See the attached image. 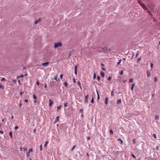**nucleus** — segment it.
Returning <instances> with one entry per match:
<instances>
[{"instance_id": "8", "label": "nucleus", "mask_w": 160, "mask_h": 160, "mask_svg": "<svg viewBox=\"0 0 160 160\" xmlns=\"http://www.w3.org/2000/svg\"><path fill=\"white\" fill-rule=\"evenodd\" d=\"M49 106L50 107L52 104L53 102L51 99H49Z\"/></svg>"}, {"instance_id": "27", "label": "nucleus", "mask_w": 160, "mask_h": 160, "mask_svg": "<svg viewBox=\"0 0 160 160\" xmlns=\"http://www.w3.org/2000/svg\"><path fill=\"white\" fill-rule=\"evenodd\" d=\"M48 143V141H46L44 144V147H45Z\"/></svg>"}, {"instance_id": "19", "label": "nucleus", "mask_w": 160, "mask_h": 160, "mask_svg": "<svg viewBox=\"0 0 160 160\" xmlns=\"http://www.w3.org/2000/svg\"><path fill=\"white\" fill-rule=\"evenodd\" d=\"M138 2L141 5H142L141 3H143L142 2V1L140 0H138Z\"/></svg>"}, {"instance_id": "20", "label": "nucleus", "mask_w": 160, "mask_h": 160, "mask_svg": "<svg viewBox=\"0 0 160 160\" xmlns=\"http://www.w3.org/2000/svg\"><path fill=\"white\" fill-rule=\"evenodd\" d=\"M97 93L98 95V99L99 100V98H100V96H99V93L98 92V91H97Z\"/></svg>"}, {"instance_id": "21", "label": "nucleus", "mask_w": 160, "mask_h": 160, "mask_svg": "<svg viewBox=\"0 0 160 160\" xmlns=\"http://www.w3.org/2000/svg\"><path fill=\"white\" fill-rule=\"evenodd\" d=\"M64 85L66 87H67L68 86V84L67 82H64Z\"/></svg>"}, {"instance_id": "28", "label": "nucleus", "mask_w": 160, "mask_h": 160, "mask_svg": "<svg viewBox=\"0 0 160 160\" xmlns=\"http://www.w3.org/2000/svg\"><path fill=\"white\" fill-rule=\"evenodd\" d=\"M133 79H130L129 80V82H133Z\"/></svg>"}, {"instance_id": "3", "label": "nucleus", "mask_w": 160, "mask_h": 160, "mask_svg": "<svg viewBox=\"0 0 160 160\" xmlns=\"http://www.w3.org/2000/svg\"><path fill=\"white\" fill-rule=\"evenodd\" d=\"M49 63V62H47L44 63H43L42 65L43 66L47 67L48 66Z\"/></svg>"}, {"instance_id": "45", "label": "nucleus", "mask_w": 160, "mask_h": 160, "mask_svg": "<svg viewBox=\"0 0 160 160\" xmlns=\"http://www.w3.org/2000/svg\"><path fill=\"white\" fill-rule=\"evenodd\" d=\"M62 77H63V74H61L60 75V78L61 79H62Z\"/></svg>"}, {"instance_id": "2", "label": "nucleus", "mask_w": 160, "mask_h": 160, "mask_svg": "<svg viewBox=\"0 0 160 160\" xmlns=\"http://www.w3.org/2000/svg\"><path fill=\"white\" fill-rule=\"evenodd\" d=\"M142 5H141V6L142 7V8H143V9L145 10H148V9L147 8V7H146L145 5L143 3H141Z\"/></svg>"}, {"instance_id": "50", "label": "nucleus", "mask_w": 160, "mask_h": 160, "mask_svg": "<svg viewBox=\"0 0 160 160\" xmlns=\"http://www.w3.org/2000/svg\"><path fill=\"white\" fill-rule=\"evenodd\" d=\"M132 157L134 158H136V156H135V155H134L133 154H132Z\"/></svg>"}, {"instance_id": "46", "label": "nucleus", "mask_w": 160, "mask_h": 160, "mask_svg": "<svg viewBox=\"0 0 160 160\" xmlns=\"http://www.w3.org/2000/svg\"><path fill=\"white\" fill-rule=\"evenodd\" d=\"M141 60V57L140 58H138V62Z\"/></svg>"}, {"instance_id": "56", "label": "nucleus", "mask_w": 160, "mask_h": 160, "mask_svg": "<svg viewBox=\"0 0 160 160\" xmlns=\"http://www.w3.org/2000/svg\"><path fill=\"white\" fill-rule=\"evenodd\" d=\"M121 60H120V61L118 63V65H119L120 64V63L121 62Z\"/></svg>"}, {"instance_id": "64", "label": "nucleus", "mask_w": 160, "mask_h": 160, "mask_svg": "<svg viewBox=\"0 0 160 160\" xmlns=\"http://www.w3.org/2000/svg\"><path fill=\"white\" fill-rule=\"evenodd\" d=\"M47 87V85L46 84H45L44 88H46Z\"/></svg>"}, {"instance_id": "49", "label": "nucleus", "mask_w": 160, "mask_h": 160, "mask_svg": "<svg viewBox=\"0 0 160 160\" xmlns=\"http://www.w3.org/2000/svg\"><path fill=\"white\" fill-rule=\"evenodd\" d=\"M111 78L112 77H109L108 79V80H111Z\"/></svg>"}, {"instance_id": "54", "label": "nucleus", "mask_w": 160, "mask_h": 160, "mask_svg": "<svg viewBox=\"0 0 160 160\" xmlns=\"http://www.w3.org/2000/svg\"><path fill=\"white\" fill-rule=\"evenodd\" d=\"M0 132L2 134H3V133H4L2 131H1V130H0Z\"/></svg>"}, {"instance_id": "30", "label": "nucleus", "mask_w": 160, "mask_h": 160, "mask_svg": "<svg viewBox=\"0 0 160 160\" xmlns=\"http://www.w3.org/2000/svg\"><path fill=\"white\" fill-rule=\"evenodd\" d=\"M97 79L98 80V81H99L100 79V76H98L97 77Z\"/></svg>"}, {"instance_id": "43", "label": "nucleus", "mask_w": 160, "mask_h": 160, "mask_svg": "<svg viewBox=\"0 0 160 160\" xmlns=\"http://www.w3.org/2000/svg\"><path fill=\"white\" fill-rule=\"evenodd\" d=\"M93 102H94V100H93V98H92L91 100V103H93Z\"/></svg>"}, {"instance_id": "63", "label": "nucleus", "mask_w": 160, "mask_h": 160, "mask_svg": "<svg viewBox=\"0 0 160 160\" xmlns=\"http://www.w3.org/2000/svg\"><path fill=\"white\" fill-rule=\"evenodd\" d=\"M36 129H33V132H35L36 131Z\"/></svg>"}, {"instance_id": "33", "label": "nucleus", "mask_w": 160, "mask_h": 160, "mask_svg": "<svg viewBox=\"0 0 160 160\" xmlns=\"http://www.w3.org/2000/svg\"><path fill=\"white\" fill-rule=\"evenodd\" d=\"M133 144H135L136 143V139H133Z\"/></svg>"}, {"instance_id": "61", "label": "nucleus", "mask_w": 160, "mask_h": 160, "mask_svg": "<svg viewBox=\"0 0 160 160\" xmlns=\"http://www.w3.org/2000/svg\"><path fill=\"white\" fill-rule=\"evenodd\" d=\"M138 53H137L136 54V58L137 57H138Z\"/></svg>"}, {"instance_id": "59", "label": "nucleus", "mask_w": 160, "mask_h": 160, "mask_svg": "<svg viewBox=\"0 0 160 160\" xmlns=\"http://www.w3.org/2000/svg\"><path fill=\"white\" fill-rule=\"evenodd\" d=\"M23 93V92H21L20 93V94L21 95Z\"/></svg>"}, {"instance_id": "60", "label": "nucleus", "mask_w": 160, "mask_h": 160, "mask_svg": "<svg viewBox=\"0 0 160 160\" xmlns=\"http://www.w3.org/2000/svg\"><path fill=\"white\" fill-rule=\"evenodd\" d=\"M20 149L21 151H22V148H20Z\"/></svg>"}, {"instance_id": "41", "label": "nucleus", "mask_w": 160, "mask_h": 160, "mask_svg": "<svg viewBox=\"0 0 160 160\" xmlns=\"http://www.w3.org/2000/svg\"><path fill=\"white\" fill-rule=\"evenodd\" d=\"M87 140H90V137H87Z\"/></svg>"}, {"instance_id": "38", "label": "nucleus", "mask_w": 160, "mask_h": 160, "mask_svg": "<svg viewBox=\"0 0 160 160\" xmlns=\"http://www.w3.org/2000/svg\"><path fill=\"white\" fill-rule=\"evenodd\" d=\"M24 151L25 152L27 151V149L26 148H23Z\"/></svg>"}, {"instance_id": "37", "label": "nucleus", "mask_w": 160, "mask_h": 160, "mask_svg": "<svg viewBox=\"0 0 160 160\" xmlns=\"http://www.w3.org/2000/svg\"><path fill=\"white\" fill-rule=\"evenodd\" d=\"M123 71H121L120 72V74L121 75H122L123 74Z\"/></svg>"}, {"instance_id": "29", "label": "nucleus", "mask_w": 160, "mask_h": 160, "mask_svg": "<svg viewBox=\"0 0 160 160\" xmlns=\"http://www.w3.org/2000/svg\"><path fill=\"white\" fill-rule=\"evenodd\" d=\"M83 111V109H79V112H81L82 113Z\"/></svg>"}, {"instance_id": "47", "label": "nucleus", "mask_w": 160, "mask_h": 160, "mask_svg": "<svg viewBox=\"0 0 160 160\" xmlns=\"http://www.w3.org/2000/svg\"><path fill=\"white\" fill-rule=\"evenodd\" d=\"M153 135L154 136V138H155V139L156 138V134H153Z\"/></svg>"}, {"instance_id": "26", "label": "nucleus", "mask_w": 160, "mask_h": 160, "mask_svg": "<svg viewBox=\"0 0 160 160\" xmlns=\"http://www.w3.org/2000/svg\"><path fill=\"white\" fill-rule=\"evenodd\" d=\"M33 98L34 99H37V97L34 94L33 95Z\"/></svg>"}, {"instance_id": "31", "label": "nucleus", "mask_w": 160, "mask_h": 160, "mask_svg": "<svg viewBox=\"0 0 160 160\" xmlns=\"http://www.w3.org/2000/svg\"><path fill=\"white\" fill-rule=\"evenodd\" d=\"M154 80L155 82H157L158 81V78L157 77H155Z\"/></svg>"}, {"instance_id": "14", "label": "nucleus", "mask_w": 160, "mask_h": 160, "mask_svg": "<svg viewBox=\"0 0 160 160\" xmlns=\"http://www.w3.org/2000/svg\"><path fill=\"white\" fill-rule=\"evenodd\" d=\"M117 141H120L121 144H122L123 143V141L120 138L118 139Z\"/></svg>"}, {"instance_id": "13", "label": "nucleus", "mask_w": 160, "mask_h": 160, "mask_svg": "<svg viewBox=\"0 0 160 160\" xmlns=\"http://www.w3.org/2000/svg\"><path fill=\"white\" fill-rule=\"evenodd\" d=\"M135 84V83H133L132 85V87L131 88L132 91H133V90Z\"/></svg>"}, {"instance_id": "24", "label": "nucleus", "mask_w": 160, "mask_h": 160, "mask_svg": "<svg viewBox=\"0 0 160 160\" xmlns=\"http://www.w3.org/2000/svg\"><path fill=\"white\" fill-rule=\"evenodd\" d=\"M29 152H26V155H27V157H28L29 156Z\"/></svg>"}, {"instance_id": "11", "label": "nucleus", "mask_w": 160, "mask_h": 160, "mask_svg": "<svg viewBox=\"0 0 160 160\" xmlns=\"http://www.w3.org/2000/svg\"><path fill=\"white\" fill-rule=\"evenodd\" d=\"M9 135L10 137V138H12V132H9Z\"/></svg>"}, {"instance_id": "23", "label": "nucleus", "mask_w": 160, "mask_h": 160, "mask_svg": "<svg viewBox=\"0 0 160 160\" xmlns=\"http://www.w3.org/2000/svg\"><path fill=\"white\" fill-rule=\"evenodd\" d=\"M159 116L157 115V116H156L155 117V119H159Z\"/></svg>"}, {"instance_id": "4", "label": "nucleus", "mask_w": 160, "mask_h": 160, "mask_svg": "<svg viewBox=\"0 0 160 160\" xmlns=\"http://www.w3.org/2000/svg\"><path fill=\"white\" fill-rule=\"evenodd\" d=\"M108 98L106 97L105 98V103L106 104H108Z\"/></svg>"}, {"instance_id": "35", "label": "nucleus", "mask_w": 160, "mask_h": 160, "mask_svg": "<svg viewBox=\"0 0 160 160\" xmlns=\"http://www.w3.org/2000/svg\"><path fill=\"white\" fill-rule=\"evenodd\" d=\"M76 147L75 145H74L73 146V147H72V151Z\"/></svg>"}, {"instance_id": "17", "label": "nucleus", "mask_w": 160, "mask_h": 160, "mask_svg": "<svg viewBox=\"0 0 160 160\" xmlns=\"http://www.w3.org/2000/svg\"><path fill=\"white\" fill-rule=\"evenodd\" d=\"M101 75L102 76V77H104V73L103 72H101Z\"/></svg>"}, {"instance_id": "7", "label": "nucleus", "mask_w": 160, "mask_h": 160, "mask_svg": "<svg viewBox=\"0 0 160 160\" xmlns=\"http://www.w3.org/2000/svg\"><path fill=\"white\" fill-rule=\"evenodd\" d=\"M88 95H87L85 97V102H88Z\"/></svg>"}, {"instance_id": "1", "label": "nucleus", "mask_w": 160, "mask_h": 160, "mask_svg": "<svg viewBox=\"0 0 160 160\" xmlns=\"http://www.w3.org/2000/svg\"><path fill=\"white\" fill-rule=\"evenodd\" d=\"M62 46V43L61 42H60L54 43V47L55 48L58 47H61Z\"/></svg>"}, {"instance_id": "40", "label": "nucleus", "mask_w": 160, "mask_h": 160, "mask_svg": "<svg viewBox=\"0 0 160 160\" xmlns=\"http://www.w3.org/2000/svg\"><path fill=\"white\" fill-rule=\"evenodd\" d=\"M19 77L23 78L24 77V75L23 74H22L20 76L18 77L17 78H18Z\"/></svg>"}, {"instance_id": "9", "label": "nucleus", "mask_w": 160, "mask_h": 160, "mask_svg": "<svg viewBox=\"0 0 160 160\" xmlns=\"http://www.w3.org/2000/svg\"><path fill=\"white\" fill-rule=\"evenodd\" d=\"M147 75L148 77H149L150 76L151 73L150 71H147Z\"/></svg>"}, {"instance_id": "6", "label": "nucleus", "mask_w": 160, "mask_h": 160, "mask_svg": "<svg viewBox=\"0 0 160 160\" xmlns=\"http://www.w3.org/2000/svg\"><path fill=\"white\" fill-rule=\"evenodd\" d=\"M59 117H57L55 119V121L54 122V123L57 122L59 120Z\"/></svg>"}, {"instance_id": "12", "label": "nucleus", "mask_w": 160, "mask_h": 160, "mask_svg": "<svg viewBox=\"0 0 160 160\" xmlns=\"http://www.w3.org/2000/svg\"><path fill=\"white\" fill-rule=\"evenodd\" d=\"M58 78V75H56L55 76V77L54 78V79L56 80V81L58 82V80L57 79Z\"/></svg>"}, {"instance_id": "39", "label": "nucleus", "mask_w": 160, "mask_h": 160, "mask_svg": "<svg viewBox=\"0 0 160 160\" xmlns=\"http://www.w3.org/2000/svg\"><path fill=\"white\" fill-rule=\"evenodd\" d=\"M40 150L41 151H42V145H40Z\"/></svg>"}, {"instance_id": "15", "label": "nucleus", "mask_w": 160, "mask_h": 160, "mask_svg": "<svg viewBox=\"0 0 160 160\" xmlns=\"http://www.w3.org/2000/svg\"><path fill=\"white\" fill-rule=\"evenodd\" d=\"M77 84L80 87V88H81V84H80V82L79 81H78L77 82Z\"/></svg>"}, {"instance_id": "25", "label": "nucleus", "mask_w": 160, "mask_h": 160, "mask_svg": "<svg viewBox=\"0 0 160 160\" xmlns=\"http://www.w3.org/2000/svg\"><path fill=\"white\" fill-rule=\"evenodd\" d=\"M110 133L111 134H112L113 133V131L112 130H110L109 131Z\"/></svg>"}, {"instance_id": "18", "label": "nucleus", "mask_w": 160, "mask_h": 160, "mask_svg": "<svg viewBox=\"0 0 160 160\" xmlns=\"http://www.w3.org/2000/svg\"><path fill=\"white\" fill-rule=\"evenodd\" d=\"M96 75L95 73H94L93 75V79H95L96 78Z\"/></svg>"}, {"instance_id": "53", "label": "nucleus", "mask_w": 160, "mask_h": 160, "mask_svg": "<svg viewBox=\"0 0 160 160\" xmlns=\"http://www.w3.org/2000/svg\"><path fill=\"white\" fill-rule=\"evenodd\" d=\"M111 96H112L114 95V94H113V91H112L111 92Z\"/></svg>"}, {"instance_id": "57", "label": "nucleus", "mask_w": 160, "mask_h": 160, "mask_svg": "<svg viewBox=\"0 0 160 160\" xmlns=\"http://www.w3.org/2000/svg\"><path fill=\"white\" fill-rule=\"evenodd\" d=\"M73 81L74 82L76 83V81H75V79L74 78L73 79Z\"/></svg>"}, {"instance_id": "10", "label": "nucleus", "mask_w": 160, "mask_h": 160, "mask_svg": "<svg viewBox=\"0 0 160 160\" xmlns=\"http://www.w3.org/2000/svg\"><path fill=\"white\" fill-rule=\"evenodd\" d=\"M117 104H120L121 103V99H118L117 100Z\"/></svg>"}, {"instance_id": "51", "label": "nucleus", "mask_w": 160, "mask_h": 160, "mask_svg": "<svg viewBox=\"0 0 160 160\" xmlns=\"http://www.w3.org/2000/svg\"><path fill=\"white\" fill-rule=\"evenodd\" d=\"M41 20V19L39 18L38 20H37V21H38V22H40Z\"/></svg>"}, {"instance_id": "44", "label": "nucleus", "mask_w": 160, "mask_h": 160, "mask_svg": "<svg viewBox=\"0 0 160 160\" xmlns=\"http://www.w3.org/2000/svg\"><path fill=\"white\" fill-rule=\"evenodd\" d=\"M150 65H151V68H152V67L153 66V64L152 63H151Z\"/></svg>"}, {"instance_id": "16", "label": "nucleus", "mask_w": 160, "mask_h": 160, "mask_svg": "<svg viewBox=\"0 0 160 160\" xmlns=\"http://www.w3.org/2000/svg\"><path fill=\"white\" fill-rule=\"evenodd\" d=\"M61 108V106H58L57 107V110L58 111Z\"/></svg>"}, {"instance_id": "32", "label": "nucleus", "mask_w": 160, "mask_h": 160, "mask_svg": "<svg viewBox=\"0 0 160 160\" xmlns=\"http://www.w3.org/2000/svg\"><path fill=\"white\" fill-rule=\"evenodd\" d=\"M2 88V89H4V87L1 85H0V88Z\"/></svg>"}, {"instance_id": "52", "label": "nucleus", "mask_w": 160, "mask_h": 160, "mask_svg": "<svg viewBox=\"0 0 160 160\" xmlns=\"http://www.w3.org/2000/svg\"><path fill=\"white\" fill-rule=\"evenodd\" d=\"M38 22V21H35L34 22V24H37Z\"/></svg>"}, {"instance_id": "62", "label": "nucleus", "mask_w": 160, "mask_h": 160, "mask_svg": "<svg viewBox=\"0 0 160 160\" xmlns=\"http://www.w3.org/2000/svg\"><path fill=\"white\" fill-rule=\"evenodd\" d=\"M102 70H104V71H105V68H102Z\"/></svg>"}, {"instance_id": "22", "label": "nucleus", "mask_w": 160, "mask_h": 160, "mask_svg": "<svg viewBox=\"0 0 160 160\" xmlns=\"http://www.w3.org/2000/svg\"><path fill=\"white\" fill-rule=\"evenodd\" d=\"M33 151V149L32 148H31L29 150V151L28 152H29V153L30 152H32Z\"/></svg>"}, {"instance_id": "55", "label": "nucleus", "mask_w": 160, "mask_h": 160, "mask_svg": "<svg viewBox=\"0 0 160 160\" xmlns=\"http://www.w3.org/2000/svg\"><path fill=\"white\" fill-rule=\"evenodd\" d=\"M24 101L25 102H28V100L25 99L24 100Z\"/></svg>"}, {"instance_id": "5", "label": "nucleus", "mask_w": 160, "mask_h": 160, "mask_svg": "<svg viewBox=\"0 0 160 160\" xmlns=\"http://www.w3.org/2000/svg\"><path fill=\"white\" fill-rule=\"evenodd\" d=\"M78 68V66L75 65L74 66V70H75V74L76 75L77 73V69Z\"/></svg>"}, {"instance_id": "48", "label": "nucleus", "mask_w": 160, "mask_h": 160, "mask_svg": "<svg viewBox=\"0 0 160 160\" xmlns=\"http://www.w3.org/2000/svg\"><path fill=\"white\" fill-rule=\"evenodd\" d=\"M5 80V79L4 78H3L2 79H1V81H4Z\"/></svg>"}, {"instance_id": "42", "label": "nucleus", "mask_w": 160, "mask_h": 160, "mask_svg": "<svg viewBox=\"0 0 160 160\" xmlns=\"http://www.w3.org/2000/svg\"><path fill=\"white\" fill-rule=\"evenodd\" d=\"M68 103H65L64 104V106L65 107H66L67 106Z\"/></svg>"}, {"instance_id": "34", "label": "nucleus", "mask_w": 160, "mask_h": 160, "mask_svg": "<svg viewBox=\"0 0 160 160\" xmlns=\"http://www.w3.org/2000/svg\"><path fill=\"white\" fill-rule=\"evenodd\" d=\"M12 82L13 83H16V80H12Z\"/></svg>"}, {"instance_id": "58", "label": "nucleus", "mask_w": 160, "mask_h": 160, "mask_svg": "<svg viewBox=\"0 0 160 160\" xmlns=\"http://www.w3.org/2000/svg\"><path fill=\"white\" fill-rule=\"evenodd\" d=\"M36 83H37V85L38 86L39 85V82H38V81L37 82H36Z\"/></svg>"}, {"instance_id": "36", "label": "nucleus", "mask_w": 160, "mask_h": 160, "mask_svg": "<svg viewBox=\"0 0 160 160\" xmlns=\"http://www.w3.org/2000/svg\"><path fill=\"white\" fill-rule=\"evenodd\" d=\"M18 126H15V128H14V129H15L16 130L17 129H18Z\"/></svg>"}]
</instances>
